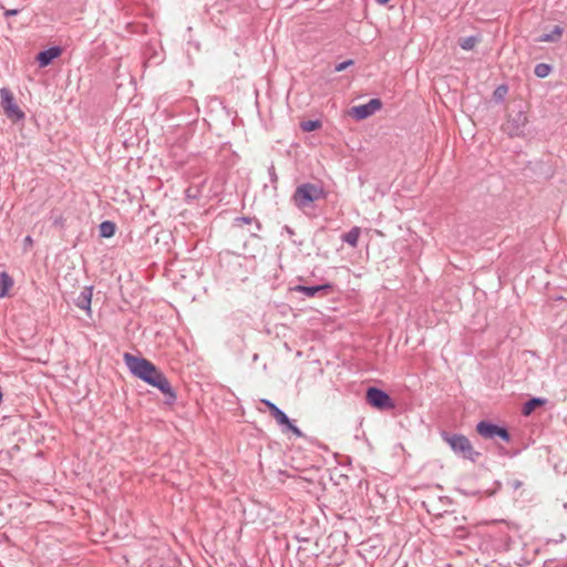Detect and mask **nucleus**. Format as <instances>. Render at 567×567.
<instances>
[{
  "mask_svg": "<svg viewBox=\"0 0 567 567\" xmlns=\"http://www.w3.org/2000/svg\"><path fill=\"white\" fill-rule=\"evenodd\" d=\"M124 362L131 373L147 384L157 388L165 395L166 404H174L177 396L165 374L150 360L124 353Z\"/></svg>",
  "mask_w": 567,
  "mask_h": 567,
  "instance_id": "f257e3e1",
  "label": "nucleus"
},
{
  "mask_svg": "<svg viewBox=\"0 0 567 567\" xmlns=\"http://www.w3.org/2000/svg\"><path fill=\"white\" fill-rule=\"evenodd\" d=\"M441 437L455 454L463 458L475 463L481 456V453L474 450L471 441L463 434L443 431Z\"/></svg>",
  "mask_w": 567,
  "mask_h": 567,
  "instance_id": "f03ea898",
  "label": "nucleus"
},
{
  "mask_svg": "<svg viewBox=\"0 0 567 567\" xmlns=\"http://www.w3.org/2000/svg\"><path fill=\"white\" fill-rule=\"evenodd\" d=\"M320 198H324L323 188L311 183L300 184L292 195V202L298 208H305Z\"/></svg>",
  "mask_w": 567,
  "mask_h": 567,
  "instance_id": "7ed1b4c3",
  "label": "nucleus"
},
{
  "mask_svg": "<svg viewBox=\"0 0 567 567\" xmlns=\"http://www.w3.org/2000/svg\"><path fill=\"white\" fill-rule=\"evenodd\" d=\"M0 106L6 116L12 122H19L25 116L23 111L17 104L12 92L8 87L0 89Z\"/></svg>",
  "mask_w": 567,
  "mask_h": 567,
  "instance_id": "20e7f679",
  "label": "nucleus"
},
{
  "mask_svg": "<svg viewBox=\"0 0 567 567\" xmlns=\"http://www.w3.org/2000/svg\"><path fill=\"white\" fill-rule=\"evenodd\" d=\"M365 399L371 406L380 411L392 410L395 406L392 398L385 391L375 386L368 388Z\"/></svg>",
  "mask_w": 567,
  "mask_h": 567,
  "instance_id": "39448f33",
  "label": "nucleus"
},
{
  "mask_svg": "<svg viewBox=\"0 0 567 567\" xmlns=\"http://www.w3.org/2000/svg\"><path fill=\"white\" fill-rule=\"evenodd\" d=\"M527 123L528 118L525 112L518 111L517 113L509 115L507 122L503 124L502 128L509 137H523L525 135Z\"/></svg>",
  "mask_w": 567,
  "mask_h": 567,
  "instance_id": "423d86ee",
  "label": "nucleus"
},
{
  "mask_svg": "<svg viewBox=\"0 0 567 567\" xmlns=\"http://www.w3.org/2000/svg\"><path fill=\"white\" fill-rule=\"evenodd\" d=\"M476 432L484 439L499 437L504 442L511 441V434L504 426L491 423L488 421H481L476 425Z\"/></svg>",
  "mask_w": 567,
  "mask_h": 567,
  "instance_id": "0eeeda50",
  "label": "nucleus"
},
{
  "mask_svg": "<svg viewBox=\"0 0 567 567\" xmlns=\"http://www.w3.org/2000/svg\"><path fill=\"white\" fill-rule=\"evenodd\" d=\"M382 107V101L380 99H371L368 103L353 106L350 114L357 120L361 121L373 115L377 111Z\"/></svg>",
  "mask_w": 567,
  "mask_h": 567,
  "instance_id": "6e6552de",
  "label": "nucleus"
},
{
  "mask_svg": "<svg viewBox=\"0 0 567 567\" xmlns=\"http://www.w3.org/2000/svg\"><path fill=\"white\" fill-rule=\"evenodd\" d=\"M333 285L330 282L323 284V285H317V286H303V285H297L293 288H291L292 291L301 292L308 298H313L317 296H327L330 291H332Z\"/></svg>",
  "mask_w": 567,
  "mask_h": 567,
  "instance_id": "1a4fd4ad",
  "label": "nucleus"
},
{
  "mask_svg": "<svg viewBox=\"0 0 567 567\" xmlns=\"http://www.w3.org/2000/svg\"><path fill=\"white\" fill-rule=\"evenodd\" d=\"M92 296H93V287L87 286L82 289V291L79 293V296L74 299V305L85 310L89 316L92 313L91 303H92Z\"/></svg>",
  "mask_w": 567,
  "mask_h": 567,
  "instance_id": "9d476101",
  "label": "nucleus"
},
{
  "mask_svg": "<svg viewBox=\"0 0 567 567\" xmlns=\"http://www.w3.org/2000/svg\"><path fill=\"white\" fill-rule=\"evenodd\" d=\"M62 53V49L58 45L51 47L38 53L37 61L41 68L50 65L54 59L59 58Z\"/></svg>",
  "mask_w": 567,
  "mask_h": 567,
  "instance_id": "9b49d317",
  "label": "nucleus"
},
{
  "mask_svg": "<svg viewBox=\"0 0 567 567\" xmlns=\"http://www.w3.org/2000/svg\"><path fill=\"white\" fill-rule=\"evenodd\" d=\"M260 402L267 406L270 414L275 417V420L278 422V424L282 425V424L289 423L288 415L281 409H279L275 403H272L271 401H269L267 399H262Z\"/></svg>",
  "mask_w": 567,
  "mask_h": 567,
  "instance_id": "f8f14e48",
  "label": "nucleus"
},
{
  "mask_svg": "<svg viewBox=\"0 0 567 567\" xmlns=\"http://www.w3.org/2000/svg\"><path fill=\"white\" fill-rule=\"evenodd\" d=\"M547 400L543 398H532L523 405L522 413L525 416L530 415L537 408L546 404Z\"/></svg>",
  "mask_w": 567,
  "mask_h": 567,
  "instance_id": "ddd939ff",
  "label": "nucleus"
},
{
  "mask_svg": "<svg viewBox=\"0 0 567 567\" xmlns=\"http://www.w3.org/2000/svg\"><path fill=\"white\" fill-rule=\"evenodd\" d=\"M361 234V228L358 226L352 227L348 233L341 236L343 243H347L352 248L358 246L359 237Z\"/></svg>",
  "mask_w": 567,
  "mask_h": 567,
  "instance_id": "4468645a",
  "label": "nucleus"
},
{
  "mask_svg": "<svg viewBox=\"0 0 567 567\" xmlns=\"http://www.w3.org/2000/svg\"><path fill=\"white\" fill-rule=\"evenodd\" d=\"M564 29L555 25L549 33H544L538 38L539 42H557L563 35Z\"/></svg>",
  "mask_w": 567,
  "mask_h": 567,
  "instance_id": "2eb2a0df",
  "label": "nucleus"
},
{
  "mask_svg": "<svg viewBox=\"0 0 567 567\" xmlns=\"http://www.w3.org/2000/svg\"><path fill=\"white\" fill-rule=\"evenodd\" d=\"M13 286V279L7 271L0 272V298L7 296L8 290Z\"/></svg>",
  "mask_w": 567,
  "mask_h": 567,
  "instance_id": "dca6fc26",
  "label": "nucleus"
},
{
  "mask_svg": "<svg viewBox=\"0 0 567 567\" xmlns=\"http://www.w3.org/2000/svg\"><path fill=\"white\" fill-rule=\"evenodd\" d=\"M116 230L115 223L111 220H104L100 224V236L103 238H111L114 236Z\"/></svg>",
  "mask_w": 567,
  "mask_h": 567,
  "instance_id": "f3484780",
  "label": "nucleus"
},
{
  "mask_svg": "<svg viewBox=\"0 0 567 567\" xmlns=\"http://www.w3.org/2000/svg\"><path fill=\"white\" fill-rule=\"evenodd\" d=\"M478 42H480V38L477 35H470V37L461 38L458 44L463 50L468 51V50L474 49V47Z\"/></svg>",
  "mask_w": 567,
  "mask_h": 567,
  "instance_id": "a211bd4d",
  "label": "nucleus"
},
{
  "mask_svg": "<svg viewBox=\"0 0 567 567\" xmlns=\"http://www.w3.org/2000/svg\"><path fill=\"white\" fill-rule=\"evenodd\" d=\"M551 66L547 63H538L534 69V73L537 78L544 79L549 75Z\"/></svg>",
  "mask_w": 567,
  "mask_h": 567,
  "instance_id": "6ab92c4d",
  "label": "nucleus"
},
{
  "mask_svg": "<svg viewBox=\"0 0 567 567\" xmlns=\"http://www.w3.org/2000/svg\"><path fill=\"white\" fill-rule=\"evenodd\" d=\"M300 127L303 132H312L321 127L319 120H308L300 123Z\"/></svg>",
  "mask_w": 567,
  "mask_h": 567,
  "instance_id": "aec40b11",
  "label": "nucleus"
},
{
  "mask_svg": "<svg viewBox=\"0 0 567 567\" xmlns=\"http://www.w3.org/2000/svg\"><path fill=\"white\" fill-rule=\"evenodd\" d=\"M284 425L287 427V430L291 431L296 436L301 437L303 435L301 430L298 426H296L290 420L288 424Z\"/></svg>",
  "mask_w": 567,
  "mask_h": 567,
  "instance_id": "412c9836",
  "label": "nucleus"
},
{
  "mask_svg": "<svg viewBox=\"0 0 567 567\" xmlns=\"http://www.w3.org/2000/svg\"><path fill=\"white\" fill-rule=\"evenodd\" d=\"M352 64H353V60L343 61V62H341V63H339V64H337L334 66V71L336 72H341V71L346 70L348 66H350Z\"/></svg>",
  "mask_w": 567,
  "mask_h": 567,
  "instance_id": "4be33fe9",
  "label": "nucleus"
},
{
  "mask_svg": "<svg viewBox=\"0 0 567 567\" xmlns=\"http://www.w3.org/2000/svg\"><path fill=\"white\" fill-rule=\"evenodd\" d=\"M507 93V87L505 85H501L498 86L495 92H494V96L497 99V100H502L504 97V95Z\"/></svg>",
  "mask_w": 567,
  "mask_h": 567,
  "instance_id": "5701e85b",
  "label": "nucleus"
},
{
  "mask_svg": "<svg viewBox=\"0 0 567 567\" xmlns=\"http://www.w3.org/2000/svg\"><path fill=\"white\" fill-rule=\"evenodd\" d=\"M3 9V16L6 18H9V17H14L17 14H19V12L21 11L20 9H6L4 7H1Z\"/></svg>",
  "mask_w": 567,
  "mask_h": 567,
  "instance_id": "b1692460",
  "label": "nucleus"
},
{
  "mask_svg": "<svg viewBox=\"0 0 567 567\" xmlns=\"http://www.w3.org/2000/svg\"><path fill=\"white\" fill-rule=\"evenodd\" d=\"M268 173H269V177H270V182L272 184L277 183L278 181V176L276 174V169H275V166L271 165L269 168H268Z\"/></svg>",
  "mask_w": 567,
  "mask_h": 567,
  "instance_id": "393cba45",
  "label": "nucleus"
},
{
  "mask_svg": "<svg viewBox=\"0 0 567 567\" xmlns=\"http://www.w3.org/2000/svg\"><path fill=\"white\" fill-rule=\"evenodd\" d=\"M251 221H252V218L251 217H246V216L237 217L235 219V224L237 226H240L241 224H250Z\"/></svg>",
  "mask_w": 567,
  "mask_h": 567,
  "instance_id": "a878e982",
  "label": "nucleus"
},
{
  "mask_svg": "<svg viewBox=\"0 0 567 567\" xmlns=\"http://www.w3.org/2000/svg\"><path fill=\"white\" fill-rule=\"evenodd\" d=\"M508 485H509L514 491H516V489H518V488H520V487H522L523 482H522V481H519V480H512V481H509V482H508Z\"/></svg>",
  "mask_w": 567,
  "mask_h": 567,
  "instance_id": "bb28decb",
  "label": "nucleus"
},
{
  "mask_svg": "<svg viewBox=\"0 0 567 567\" xmlns=\"http://www.w3.org/2000/svg\"><path fill=\"white\" fill-rule=\"evenodd\" d=\"M234 260H235V264H236V265H238V266H240V265H241V264H240V257H239V256H235V257H234Z\"/></svg>",
  "mask_w": 567,
  "mask_h": 567,
  "instance_id": "cd10ccee",
  "label": "nucleus"
},
{
  "mask_svg": "<svg viewBox=\"0 0 567 567\" xmlns=\"http://www.w3.org/2000/svg\"><path fill=\"white\" fill-rule=\"evenodd\" d=\"M24 243H25V244H32V239H31V237H30V236H27V237L24 238Z\"/></svg>",
  "mask_w": 567,
  "mask_h": 567,
  "instance_id": "c85d7f7f",
  "label": "nucleus"
},
{
  "mask_svg": "<svg viewBox=\"0 0 567 567\" xmlns=\"http://www.w3.org/2000/svg\"><path fill=\"white\" fill-rule=\"evenodd\" d=\"M379 4H385L389 2V0H375Z\"/></svg>",
  "mask_w": 567,
  "mask_h": 567,
  "instance_id": "c756f323",
  "label": "nucleus"
},
{
  "mask_svg": "<svg viewBox=\"0 0 567 567\" xmlns=\"http://www.w3.org/2000/svg\"><path fill=\"white\" fill-rule=\"evenodd\" d=\"M256 227H257L258 230L261 228V226H260V224L258 221L256 223Z\"/></svg>",
  "mask_w": 567,
  "mask_h": 567,
  "instance_id": "7c9ffc66",
  "label": "nucleus"
}]
</instances>
